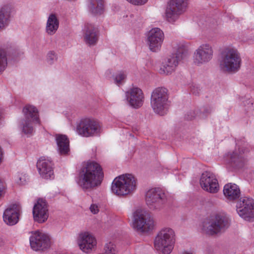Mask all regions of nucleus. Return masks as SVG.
<instances>
[{
    "mask_svg": "<svg viewBox=\"0 0 254 254\" xmlns=\"http://www.w3.org/2000/svg\"><path fill=\"white\" fill-rule=\"evenodd\" d=\"M104 178L100 165L94 161L83 164L79 173L78 185L84 190L93 189L99 186Z\"/></svg>",
    "mask_w": 254,
    "mask_h": 254,
    "instance_id": "obj_1",
    "label": "nucleus"
},
{
    "mask_svg": "<svg viewBox=\"0 0 254 254\" xmlns=\"http://www.w3.org/2000/svg\"><path fill=\"white\" fill-rule=\"evenodd\" d=\"M176 242L175 231L170 227L161 229L155 237L154 245L156 250L162 254H170Z\"/></svg>",
    "mask_w": 254,
    "mask_h": 254,
    "instance_id": "obj_2",
    "label": "nucleus"
},
{
    "mask_svg": "<svg viewBox=\"0 0 254 254\" xmlns=\"http://www.w3.org/2000/svg\"><path fill=\"white\" fill-rule=\"evenodd\" d=\"M136 180L131 174H125L116 177L112 184V191L117 195L130 194L136 189Z\"/></svg>",
    "mask_w": 254,
    "mask_h": 254,
    "instance_id": "obj_3",
    "label": "nucleus"
},
{
    "mask_svg": "<svg viewBox=\"0 0 254 254\" xmlns=\"http://www.w3.org/2000/svg\"><path fill=\"white\" fill-rule=\"evenodd\" d=\"M156 225L153 217L145 210L139 208L133 213L132 228L135 231L148 233L152 231Z\"/></svg>",
    "mask_w": 254,
    "mask_h": 254,
    "instance_id": "obj_4",
    "label": "nucleus"
},
{
    "mask_svg": "<svg viewBox=\"0 0 254 254\" xmlns=\"http://www.w3.org/2000/svg\"><path fill=\"white\" fill-rule=\"evenodd\" d=\"M241 63V57L237 50L227 48L222 52L220 67L222 70L228 72H237L240 68Z\"/></svg>",
    "mask_w": 254,
    "mask_h": 254,
    "instance_id": "obj_5",
    "label": "nucleus"
},
{
    "mask_svg": "<svg viewBox=\"0 0 254 254\" xmlns=\"http://www.w3.org/2000/svg\"><path fill=\"white\" fill-rule=\"evenodd\" d=\"M168 90L165 88L158 87L152 92L150 104L153 111L163 116L168 111L169 104Z\"/></svg>",
    "mask_w": 254,
    "mask_h": 254,
    "instance_id": "obj_6",
    "label": "nucleus"
},
{
    "mask_svg": "<svg viewBox=\"0 0 254 254\" xmlns=\"http://www.w3.org/2000/svg\"><path fill=\"white\" fill-rule=\"evenodd\" d=\"M175 48L176 49L175 53L168 56L163 60L160 69L161 73L166 75L171 74L176 70L179 62L186 54V48L184 45L180 44Z\"/></svg>",
    "mask_w": 254,
    "mask_h": 254,
    "instance_id": "obj_7",
    "label": "nucleus"
},
{
    "mask_svg": "<svg viewBox=\"0 0 254 254\" xmlns=\"http://www.w3.org/2000/svg\"><path fill=\"white\" fill-rule=\"evenodd\" d=\"M187 0H170L167 4L164 18L170 23H174L186 11Z\"/></svg>",
    "mask_w": 254,
    "mask_h": 254,
    "instance_id": "obj_8",
    "label": "nucleus"
},
{
    "mask_svg": "<svg viewBox=\"0 0 254 254\" xmlns=\"http://www.w3.org/2000/svg\"><path fill=\"white\" fill-rule=\"evenodd\" d=\"M145 200L150 209L160 210L166 201V196L160 189L153 188L146 191Z\"/></svg>",
    "mask_w": 254,
    "mask_h": 254,
    "instance_id": "obj_9",
    "label": "nucleus"
},
{
    "mask_svg": "<svg viewBox=\"0 0 254 254\" xmlns=\"http://www.w3.org/2000/svg\"><path fill=\"white\" fill-rule=\"evenodd\" d=\"M229 225V219L224 213H218L211 220L204 225V231L208 234L213 235L220 232Z\"/></svg>",
    "mask_w": 254,
    "mask_h": 254,
    "instance_id": "obj_10",
    "label": "nucleus"
},
{
    "mask_svg": "<svg viewBox=\"0 0 254 254\" xmlns=\"http://www.w3.org/2000/svg\"><path fill=\"white\" fill-rule=\"evenodd\" d=\"M101 131V127L99 123L91 119L81 120L76 128L77 132L84 137L98 135Z\"/></svg>",
    "mask_w": 254,
    "mask_h": 254,
    "instance_id": "obj_11",
    "label": "nucleus"
},
{
    "mask_svg": "<svg viewBox=\"0 0 254 254\" xmlns=\"http://www.w3.org/2000/svg\"><path fill=\"white\" fill-rule=\"evenodd\" d=\"M29 240L30 247L35 251H44L49 248L51 246L49 236L40 231L32 232Z\"/></svg>",
    "mask_w": 254,
    "mask_h": 254,
    "instance_id": "obj_12",
    "label": "nucleus"
},
{
    "mask_svg": "<svg viewBox=\"0 0 254 254\" xmlns=\"http://www.w3.org/2000/svg\"><path fill=\"white\" fill-rule=\"evenodd\" d=\"M77 244L82 252L89 254L96 249L97 241L92 234L89 232H83L79 234Z\"/></svg>",
    "mask_w": 254,
    "mask_h": 254,
    "instance_id": "obj_13",
    "label": "nucleus"
},
{
    "mask_svg": "<svg viewBox=\"0 0 254 254\" xmlns=\"http://www.w3.org/2000/svg\"><path fill=\"white\" fill-rule=\"evenodd\" d=\"M237 211L246 220L254 219V200L250 197H241L237 204Z\"/></svg>",
    "mask_w": 254,
    "mask_h": 254,
    "instance_id": "obj_14",
    "label": "nucleus"
},
{
    "mask_svg": "<svg viewBox=\"0 0 254 254\" xmlns=\"http://www.w3.org/2000/svg\"><path fill=\"white\" fill-rule=\"evenodd\" d=\"M213 53L212 48L209 44H203L194 53L193 62L197 65L206 64L211 60Z\"/></svg>",
    "mask_w": 254,
    "mask_h": 254,
    "instance_id": "obj_15",
    "label": "nucleus"
},
{
    "mask_svg": "<svg viewBox=\"0 0 254 254\" xmlns=\"http://www.w3.org/2000/svg\"><path fill=\"white\" fill-rule=\"evenodd\" d=\"M201 188L211 193H217L219 190V185L216 176L208 172L203 173L199 181Z\"/></svg>",
    "mask_w": 254,
    "mask_h": 254,
    "instance_id": "obj_16",
    "label": "nucleus"
},
{
    "mask_svg": "<svg viewBox=\"0 0 254 254\" xmlns=\"http://www.w3.org/2000/svg\"><path fill=\"white\" fill-rule=\"evenodd\" d=\"M164 38V33L160 28L151 29L147 36V44L149 49L153 52L159 51L161 47Z\"/></svg>",
    "mask_w": 254,
    "mask_h": 254,
    "instance_id": "obj_17",
    "label": "nucleus"
},
{
    "mask_svg": "<svg viewBox=\"0 0 254 254\" xmlns=\"http://www.w3.org/2000/svg\"><path fill=\"white\" fill-rule=\"evenodd\" d=\"M21 211V207L19 203L10 205L3 212L4 222L10 226L16 224L18 222L19 216Z\"/></svg>",
    "mask_w": 254,
    "mask_h": 254,
    "instance_id": "obj_18",
    "label": "nucleus"
},
{
    "mask_svg": "<svg viewBox=\"0 0 254 254\" xmlns=\"http://www.w3.org/2000/svg\"><path fill=\"white\" fill-rule=\"evenodd\" d=\"M34 221L41 223L45 222L49 216L47 204L45 200L39 199L33 209Z\"/></svg>",
    "mask_w": 254,
    "mask_h": 254,
    "instance_id": "obj_19",
    "label": "nucleus"
},
{
    "mask_svg": "<svg viewBox=\"0 0 254 254\" xmlns=\"http://www.w3.org/2000/svg\"><path fill=\"white\" fill-rule=\"evenodd\" d=\"M126 94L127 102L133 108H138L142 105L144 95L139 88L132 87L127 91Z\"/></svg>",
    "mask_w": 254,
    "mask_h": 254,
    "instance_id": "obj_20",
    "label": "nucleus"
},
{
    "mask_svg": "<svg viewBox=\"0 0 254 254\" xmlns=\"http://www.w3.org/2000/svg\"><path fill=\"white\" fill-rule=\"evenodd\" d=\"M52 162L45 158H40L37 163V167L40 176L45 179H53L54 177Z\"/></svg>",
    "mask_w": 254,
    "mask_h": 254,
    "instance_id": "obj_21",
    "label": "nucleus"
},
{
    "mask_svg": "<svg viewBox=\"0 0 254 254\" xmlns=\"http://www.w3.org/2000/svg\"><path fill=\"white\" fill-rule=\"evenodd\" d=\"M83 38L85 43L89 46L94 45L98 41L97 28L92 23H86L83 29Z\"/></svg>",
    "mask_w": 254,
    "mask_h": 254,
    "instance_id": "obj_22",
    "label": "nucleus"
},
{
    "mask_svg": "<svg viewBox=\"0 0 254 254\" xmlns=\"http://www.w3.org/2000/svg\"><path fill=\"white\" fill-rule=\"evenodd\" d=\"M58 151L61 155H65L69 151V141L65 135L56 134L55 135Z\"/></svg>",
    "mask_w": 254,
    "mask_h": 254,
    "instance_id": "obj_23",
    "label": "nucleus"
},
{
    "mask_svg": "<svg viewBox=\"0 0 254 254\" xmlns=\"http://www.w3.org/2000/svg\"><path fill=\"white\" fill-rule=\"evenodd\" d=\"M223 193L228 199L234 200L240 197L241 192L237 185L235 184L229 183L224 186Z\"/></svg>",
    "mask_w": 254,
    "mask_h": 254,
    "instance_id": "obj_24",
    "label": "nucleus"
},
{
    "mask_svg": "<svg viewBox=\"0 0 254 254\" xmlns=\"http://www.w3.org/2000/svg\"><path fill=\"white\" fill-rule=\"evenodd\" d=\"M24 119L31 120L33 123L40 124L38 110L33 106L26 105L23 109Z\"/></svg>",
    "mask_w": 254,
    "mask_h": 254,
    "instance_id": "obj_25",
    "label": "nucleus"
},
{
    "mask_svg": "<svg viewBox=\"0 0 254 254\" xmlns=\"http://www.w3.org/2000/svg\"><path fill=\"white\" fill-rule=\"evenodd\" d=\"M59 26V20L55 14L49 15L46 27V31L50 35H53L58 30Z\"/></svg>",
    "mask_w": 254,
    "mask_h": 254,
    "instance_id": "obj_26",
    "label": "nucleus"
},
{
    "mask_svg": "<svg viewBox=\"0 0 254 254\" xmlns=\"http://www.w3.org/2000/svg\"><path fill=\"white\" fill-rule=\"evenodd\" d=\"M11 8L9 5L3 6L0 9V30L4 29L8 25Z\"/></svg>",
    "mask_w": 254,
    "mask_h": 254,
    "instance_id": "obj_27",
    "label": "nucleus"
},
{
    "mask_svg": "<svg viewBox=\"0 0 254 254\" xmlns=\"http://www.w3.org/2000/svg\"><path fill=\"white\" fill-rule=\"evenodd\" d=\"M88 7L92 13L101 14L104 11V1L103 0H89Z\"/></svg>",
    "mask_w": 254,
    "mask_h": 254,
    "instance_id": "obj_28",
    "label": "nucleus"
},
{
    "mask_svg": "<svg viewBox=\"0 0 254 254\" xmlns=\"http://www.w3.org/2000/svg\"><path fill=\"white\" fill-rule=\"evenodd\" d=\"M38 124L33 123L32 120L24 119L22 122V130L26 134H31L33 131V125Z\"/></svg>",
    "mask_w": 254,
    "mask_h": 254,
    "instance_id": "obj_29",
    "label": "nucleus"
},
{
    "mask_svg": "<svg viewBox=\"0 0 254 254\" xmlns=\"http://www.w3.org/2000/svg\"><path fill=\"white\" fill-rule=\"evenodd\" d=\"M101 254H117L116 246L113 242H108L104 246V252Z\"/></svg>",
    "mask_w": 254,
    "mask_h": 254,
    "instance_id": "obj_30",
    "label": "nucleus"
},
{
    "mask_svg": "<svg viewBox=\"0 0 254 254\" xmlns=\"http://www.w3.org/2000/svg\"><path fill=\"white\" fill-rule=\"evenodd\" d=\"M28 180V176L24 172H18L14 176V182L19 185L25 184Z\"/></svg>",
    "mask_w": 254,
    "mask_h": 254,
    "instance_id": "obj_31",
    "label": "nucleus"
},
{
    "mask_svg": "<svg viewBox=\"0 0 254 254\" xmlns=\"http://www.w3.org/2000/svg\"><path fill=\"white\" fill-rule=\"evenodd\" d=\"M7 65L5 54L3 52L0 51V73L4 70Z\"/></svg>",
    "mask_w": 254,
    "mask_h": 254,
    "instance_id": "obj_32",
    "label": "nucleus"
},
{
    "mask_svg": "<svg viewBox=\"0 0 254 254\" xmlns=\"http://www.w3.org/2000/svg\"><path fill=\"white\" fill-rule=\"evenodd\" d=\"M126 77V74L123 71H120L115 75L114 80L117 84L120 85Z\"/></svg>",
    "mask_w": 254,
    "mask_h": 254,
    "instance_id": "obj_33",
    "label": "nucleus"
},
{
    "mask_svg": "<svg viewBox=\"0 0 254 254\" xmlns=\"http://www.w3.org/2000/svg\"><path fill=\"white\" fill-rule=\"evenodd\" d=\"M57 59V55L53 52L48 53L47 57V61L48 64H52Z\"/></svg>",
    "mask_w": 254,
    "mask_h": 254,
    "instance_id": "obj_34",
    "label": "nucleus"
},
{
    "mask_svg": "<svg viewBox=\"0 0 254 254\" xmlns=\"http://www.w3.org/2000/svg\"><path fill=\"white\" fill-rule=\"evenodd\" d=\"M129 3L136 6H141L147 2L148 0H126Z\"/></svg>",
    "mask_w": 254,
    "mask_h": 254,
    "instance_id": "obj_35",
    "label": "nucleus"
},
{
    "mask_svg": "<svg viewBox=\"0 0 254 254\" xmlns=\"http://www.w3.org/2000/svg\"><path fill=\"white\" fill-rule=\"evenodd\" d=\"M230 158L232 162L235 163L237 160H240L241 158V156L240 153L238 154L237 152H235L230 154Z\"/></svg>",
    "mask_w": 254,
    "mask_h": 254,
    "instance_id": "obj_36",
    "label": "nucleus"
},
{
    "mask_svg": "<svg viewBox=\"0 0 254 254\" xmlns=\"http://www.w3.org/2000/svg\"><path fill=\"white\" fill-rule=\"evenodd\" d=\"M89 209L91 212L94 214H97L99 211V206L96 204H92Z\"/></svg>",
    "mask_w": 254,
    "mask_h": 254,
    "instance_id": "obj_37",
    "label": "nucleus"
},
{
    "mask_svg": "<svg viewBox=\"0 0 254 254\" xmlns=\"http://www.w3.org/2000/svg\"><path fill=\"white\" fill-rule=\"evenodd\" d=\"M3 190V185L2 182L0 181V196L1 195V192Z\"/></svg>",
    "mask_w": 254,
    "mask_h": 254,
    "instance_id": "obj_38",
    "label": "nucleus"
},
{
    "mask_svg": "<svg viewBox=\"0 0 254 254\" xmlns=\"http://www.w3.org/2000/svg\"><path fill=\"white\" fill-rule=\"evenodd\" d=\"M182 254H193V253L190 251H185L182 253Z\"/></svg>",
    "mask_w": 254,
    "mask_h": 254,
    "instance_id": "obj_39",
    "label": "nucleus"
}]
</instances>
